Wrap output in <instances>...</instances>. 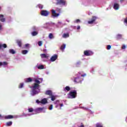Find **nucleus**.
<instances>
[{
    "label": "nucleus",
    "mask_w": 127,
    "mask_h": 127,
    "mask_svg": "<svg viewBox=\"0 0 127 127\" xmlns=\"http://www.w3.org/2000/svg\"><path fill=\"white\" fill-rule=\"evenodd\" d=\"M34 82L35 83L33 84V85L30 87V88L32 89V96H35V95L39 94V92H40V89H39L40 87V85H39L40 84V81L37 79H36L34 80Z\"/></svg>",
    "instance_id": "1"
},
{
    "label": "nucleus",
    "mask_w": 127,
    "mask_h": 127,
    "mask_svg": "<svg viewBox=\"0 0 127 127\" xmlns=\"http://www.w3.org/2000/svg\"><path fill=\"white\" fill-rule=\"evenodd\" d=\"M77 97V91L73 90V91H71L68 93V99H75Z\"/></svg>",
    "instance_id": "2"
},
{
    "label": "nucleus",
    "mask_w": 127,
    "mask_h": 127,
    "mask_svg": "<svg viewBox=\"0 0 127 127\" xmlns=\"http://www.w3.org/2000/svg\"><path fill=\"white\" fill-rule=\"evenodd\" d=\"M40 13L41 15H42L43 16H48V15H49V13H50V12L46 10H42Z\"/></svg>",
    "instance_id": "3"
},
{
    "label": "nucleus",
    "mask_w": 127,
    "mask_h": 127,
    "mask_svg": "<svg viewBox=\"0 0 127 127\" xmlns=\"http://www.w3.org/2000/svg\"><path fill=\"white\" fill-rule=\"evenodd\" d=\"M52 12V16L53 17H57L60 15V14L59 13H57L56 10L55 9H52L51 10Z\"/></svg>",
    "instance_id": "4"
},
{
    "label": "nucleus",
    "mask_w": 127,
    "mask_h": 127,
    "mask_svg": "<svg viewBox=\"0 0 127 127\" xmlns=\"http://www.w3.org/2000/svg\"><path fill=\"white\" fill-rule=\"evenodd\" d=\"M97 17L93 16H92L91 20L88 21V24H93L96 21Z\"/></svg>",
    "instance_id": "5"
},
{
    "label": "nucleus",
    "mask_w": 127,
    "mask_h": 127,
    "mask_svg": "<svg viewBox=\"0 0 127 127\" xmlns=\"http://www.w3.org/2000/svg\"><path fill=\"white\" fill-rule=\"evenodd\" d=\"M84 54L85 56H91V55H93V52L91 51L86 50L84 51Z\"/></svg>",
    "instance_id": "6"
},
{
    "label": "nucleus",
    "mask_w": 127,
    "mask_h": 127,
    "mask_svg": "<svg viewBox=\"0 0 127 127\" xmlns=\"http://www.w3.org/2000/svg\"><path fill=\"white\" fill-rule=\"evenodd\" d=\"M58 59V56L56 54H55L53 56H52L50 60V61H51V62H54V61L57 60Z\"/></svg>",
    "instance_id": "7"
},
{
    "label": "nucleus",
    "mask_w": 127,
    "mask_h": 127,
    "mask_svg": "<svg viewBox=\"0 0 127 127\" xmlns=\"http://www.w3.org/2000/svg\"><path fill=\"white\" fill-rule=\"evenodd\" d=\"M57 4H63V5H65V4H66V1H64V0H57Z\"/></svg>",
    "instance_id": "8"
},
{
    "label": "nucleus",
    "mask_w": 127,
    "mask_h": 127,
    "mask_svg": "<svg viewBox=\"0 0 127 127\" xmlns=\"http://www.w3.org/2000/svg\"><path fill=\"white\" fill-rule=\"evenodd\" d=\"M45 94V95L50 96V97L52 95H53V93H52V91L51 90H47Z\"/></svg>",
    "instance_id": "9"
},
{
    "label": "nucleus",
    "mask_w": 127,
    "mask_h": 127,
    "mask_svg": "<svg viewBox=\"0 0 127 127\" xmlns=\"http://www.w3.org/2000/svg\"><path fill=\"white\" fill-rule=\"evenodd\" d=\"M0 21H1V22H4V21H5L4 16L2 14H0Z\"/></svg>",
    "instance_id": "10"
},
{
    "label": "nucleus",
    "mask_w": 127,
    "mask_h": 127,
    "mask_svg": "<svg viewBox=\"0 0 127 127\" xmlns=\"http://www.w3.org/2000/svg\"><path fill=\"white\" fill-rule=\"evenodd\" d=\"M113 7H114V9L118 10V9H119V8H120V4H119V3H114Z\"/></svg>",
    "instance_id": "11"
},
{
    "label": "nucleus",
    "mask_w": 127,
    "mask_h": 127,
    "mask_svg": "<svg viewBox=\"0 0 127 127\" xmlns=\"http://www.w3.org/2000/svg\"><path fill=\"white\" fill-rule=\"evenodd\" d=\"M25 83H31L32 82V78L31 77H28L25 79Z\"/></svg>",
    "instance_id": "12"
},
{
    "label": "nucleus",
    "mask_w": 127,
    "mask_h": 127,
    "mask_svg": "<svg viewBox=\"0 0 127 127\" xmlns=\"http://www.w3.org/2000/svg\"><path fill=\"white\" fill-rule=\"evenodd\" d=\"M41 104H43V105H45V104H47V99L44 98L41 101Z\"/></svg>",
    "instance_id": "13"
},
{
    "label": "nucleus",
    "mask_w": 127,
    "mask_h": 127,
    "mask_svg": "<svg viewBox=\"0 0 127 127\" xmlns=\"http://www.w3.org/2000/svg\"><path fill=\"white\" fill-rule=\"evenodd\" d=\"M7 47V45L5 44H0V49H2V48H6Z\"/></svg>",
    "instance_id": "14"
},
{
    "label": "nucleus",
    "mask_w": 127,
    "mask_h": 127,
    "mask_svg": "<svg viewBox=\"0 0 127 127\" xmlns=\"http://www.w3.org/2000/svg\"><path fill=\"white\" fill-rule=\"evenodd\" d=\"M16 43L18 45L19 47H21L22 45V43L21 42V40H17L16 41Z\"/></svg>",
    "instance_id": "15"
},
{
    "label": "nucleus",
    "mask_w": 127,
    "mask_h": 127,
    "mask_svg": "<svg viewBox=\"0 0 127 127\" xmlns=\"http://www.w3.org/2000/svg\"><path fill=\"white\" fill-rule=\"evenodd\" d=\"M74 83H80L81 82V79H80V78L79 77H76L74 78Z\"/></svg>",
    "instance_id": "16"
},
{
    "label": "nucleus",
    "mask_w": 127,
    "mask_h": 127,
    "mask_svg": "<svg viewBox=\"0 0 127 127\" xmlns=\"http://www.w3.org/2000/svg\"><path fill=\"white\" fill-rule=\"evenodd\" d=\"M5 120H10V119H13V116L12 115H8L5 116Z\"/></svg>",
    "instance_id": "17"
},
{
    "label": "nucleus",
    "mask_w": 127,
    "mask_h": 127,
    "mask_svg": "<svg viewBox=\"0 0 127 127\" xmlns=\"http://www.w3.org/2000/svg\"><path fill=\"white\" fill-rule=\"evenodd\" d=\"M70 36V35H69V33H64L63 35V38H67V37H69Z\"/></svg>",
    "instance_id": "18"
},
{
    "label": "nucleus",
    "mask_w": 127,
    "mask_h": 127,
    "mask_svg": "<svg viewBox=\"0 0 127 127\" xmlns=\"http://www.w3.org/2000/svg\"><path fill=\"white\" fill-rule=\"evenodd\" d=\"M41 58H48V56L45 54H42L40 55Z\"/></svg>",
    "instance_id": "19"
},
{
    "label": "nucleus",
    "mask_w": 127,
    "mask_h": 127,
    "mask_svg": "<svg viewBox=\"0 0 127 127\" xmlns=\"http://www.w3.org/2000/svg\"><path fill=\"white\" fill-rule=\"evenodd\" d=\"M70 90H71V88H70V87L69 86H66L65 87V88L64 89V92H69V91H70Z\"/></svg>",
    "instance_id": "20"
},
{
    "label": "nucleus",
    "mask_w": 127,
    "mask_h": 127,
    "mask_svg": "<svg viewBox=\"0 0 127 127\" xmlns=\"http://www.w3.org/2000/svg\"><path fill=\"white\" fill-rule=\"evenodd\" d=\"M49 38L50 39H53V38H54V36L53 35V33H50L49 34Z\"/></svg>",
    "instance_id": "21"
},
{
    "label": "nucleus",
    "mask_w": 127,
    "mask_h": 127,
    "mask_svg": "<svg viewBox=\"0 0 127 127\" xmlns=\"http://www.w3.org/2000/svg\"><path fill=\"white\" fill-rule=\"evenodd\" d=\"M12 125V122H11V121H9L6 123V126L7 127H10V126H11Z\"/></svg>",
    "instance_id": "22"
},
{
    "label": "nucleus",
    "mask_w": 127,
    "mask_h": 127,
    "mask_svg": "<svg viewBox=\"0 0 127 127\" xmlns=\"http://www.w3.org/2000/svg\"><path fill=\"white\" fill-rule=\"evenodd\" d=\"M65 48H66V45L63 44V45L61 46L60 49L61 50H62L63 51V50L65 49Z\"/></svg>",
    "instance_id": "23"
},
{
    "label": "nucleus",
    "mask_w": 127,
    "mask_h": 127,
    "mask_svg": "<svg viewBox=\"0 0 127 127\" xmlns=\"http://www.w3.org/2000/svg\"><path fill=\"white\" fill-rule=\"evenodd\" d=\"M9 53H10L11 54H15V52L14 51V49H10L9 50Z\"/></svg>",
    "instance_id": "24"
},
{
    "label": "nucleus",
    "mask_w": 127,
    "mask_h": 127,
    "mask_svg": "<svg viewBox=\"0 0 127 127\" xmlns=\"http://www.w3.org/2000/svg\"><path fill=\"white\" fill-rule=\"evenodd\" d=\"M50 98H51V101H55V100H56V97L53 95L51 96Z\"/></svg>",
    "instance_id": "25"
},
{
    "label": "nucleus",
    "mask_w": 127,
    "mask_h": 127,
    "mask_svg": "<svg viewBox=\"0 0 127 127\" xmlns=\"http://www.w3.org/2000/svg\"><path fill=\"white\" fill-rule=\"evenodd\" d=\"M37 34H38V32H37L36 31H33L32 32V36H36V35H37Z\"/></svg>",
    "instance_id": "26"
},
{
    "label": "nucleus",
    "mask_w": 127,
    "mask_h": 127,
    "mask_svg": "<svg viewBox=\"0 0 127 127\" xmlns=\"http://www.w3.org/2000/svg\"><path fill=\"white\" fill-rule=\"evenodd\" d=\"M28 53V51L26 50H24L22 51V54H23L24 55H25V54H27Z\"/></svg>",
    "instance_id": "27"
},
{
    "label": "nucleus",
    "mask_w": 127,
    "mask_h": 127,
    "mask_svg": "<svg viewBox=\"0 0 127 127\" xmlns=\"http://www.w3.org/2000/svg\"><path fill=\"white\" fill-rule=\"evenodd\" d=\"M38 69L41 70L42 69H44V66L43 65H40L38 66Z\"/></svg>",
    "instance_id": "28"
},
{
    "label": "nucleus",
    "mask_w": 127,
    "mask_h": 127,
    "mask_svg": "<svg viewBox=\"0 0 127 127\" xmlns=\"http://www.w3.org/2000/svg\"><path fill=\"white\" fill-rule=\"evenodd\" d=\"M122 34H118L116 36V39H121L122 38Z\"/></svg>",
    "instance_id": "29"
},
{
    "label": "nucleus",
    "mask_w": 127,
    "mask_h": 127,
    "mask_svg": "<svg viewBox=\"0 0 127 127\" xmlns=\"http://www.w3.org/2000/svg\"><path fill=\"white\" fill-rule=\"evenodd\" d=\"M28 111L29 113H32V112H33L34 110H33V108H29L28 109Z\"/></svg>",
    "instance_id": "30"
},
{
    "label": "nucleus",
    "mask_w": 127,
    "mask_h": 127,
    "mask_svg": "<svg viewBox=\"0 0 127 127\" xmlns=\"http://www.w3.org/2000/svg\"><path fill=\"white\" fill-rule=\"evenodd\" d=\"M38 7L39 8H40V9H42V8H43V5H42V4H39L38 5Z\"/></svg>",
    "instance_id": "31"
},
{
    "label": "nucleus",
    "mask_w": 127,
    "mask_h": 127,
    "mask_svg": "<svg viewBox=\"0 0 127 127\" xmlns=\"http://www.w3.org/2000/svg\"><path fill=\"white\" fill-rule=\"evenodd\" d=\"M18 88L19 89H21L22 88H23V83H20L19 85Z\"/></svg>",
    "instance_id": "32"
},
{
    "label": "nucleus",
    "mask_w": 127,
    "mask_h": 127,
    "mask_svg": "<svg viewBox=\"0 0 127 127\" xmlns=\"http://www.w3.org/2000/svg\"><path fill=\"white\" fill-rule=\"evenodd\" d=\"M2 64L3 66H6V65H7V64H8V63H7V62H4L2 63Z\"/></svg>",
    "instance_id": "33"
},
{
    "label": "nucleus",
    "mask_w": 127,
    "mask_h": 127,
    "mask_svg": "<svg viewBox=\"0 0 127 127\" xmlns=\"http://www.w3.org/2000/svg\"><path fill=\"white\" fill-rule=\"evenodd\" d=\"M56 11H58V12H59V13H61V9L59 8H57V9L56 10Z\"/></svg>",
    "instance_id": "34"
},
{
    "label": "nucleus",
    "mask_w": 127,
    "mask_h": 127,
    "mask_svg": "<svg viewBox=\"0 0 127 127\" xmlns=\"http://www.w3.org/2000/svg\"><path fill=\"white\" fill-rule=\"evenodd\" d=\"M38 44L39 46H42V41L38 42Z\"/></svg>",
    "instance_id": "35"
},
{
    "label": "nucleus",
    "mask_w": 127,
    "mask_h": 127,
    "mask_svg": "<svg viewBox=\"0 0 127 127\" xmlns=\"http://www.w3.org/2000/svg\"><path fill=\"white\" fill-rule=\"evenodd\" d=\"M111 48H112V46H111V45L107 46V50H110V49H111Z\"/></svg>",
    "instance_id": "36"
},
{
    "label": "nucleus",
    "mask_w": 127,
    "mask_h": 127,
    "mask_svg": "<svg viewBox=\"0 0 127 127\" xmlns=\"http://www.w3.org/2000/svg\"><path fill=\"white\" fill-rule=\"evenodd\" d=\"M96 127H103V126L100 124H96Z\"/></svg>",
    "instance_id": "37"
},
{
    "label": "nucleus",
    "mask_w": 127,
    "mask_h": 127,
    "mask_svg": "<svg viewBox=\"0 0 127 127\" xmlns=\"http://www.w3.org/2000/svg\"><path fill=\"white\" fill-rule=\"evenodd\" d=\"M49 110L50 111H51V110H52V109H53V105H51L50 107H49Z\"/></svg>",
    "instance_id": "38"
},
{
    "label": "nucleus",
    "mask_w": 127,
    "mask_h": 127,
    "mask_svg": "<svg viewBox=\"0 0 127 127\" xmlns=\"http://www.w3.org/2000/svg\"><path fill=\"white\" fill-rule=\"evenodd\" d=\"M81 109H83V110H85L86 111H88V110H89L88 108L86 107H81Z\"/></svg>",
    "instance_id": "39"
},
{
    "label": "nucleus",
    "mask_w": 127,
    "mask_h": 127,
    "mask_svg": "<svg viewBox=\"0 0 127 127\" xmlns=\"http://www.w3.org/2000/svg\"><path fill=\"white\" fill-rule=\"evenodd\" d=\"M75 22H76V23H78V22H80V19H76V20H75Z\"/></svg>",
    "instance_id": "40"
},
{
    "label": "nucleus",
    "mask_w": 127,
    "mask_h": 127,
    "mask_svg": "<svg viewBox=\"0 0 127 127\" xmlns=\"http://www.w3.org/2000/svg\"><path fill=\"white\" fill-rule=\"evenodd\" d=\"M41 102V101H39V100H36V103H37V104H39V103H40Z\"/></svg>",
    "instance_id": "41"
},
{
    "label": "nucleus",
    "mask_w": 127,
    "mask_h": 127,
    "mask_svg": "<svg viewBox=\"0 0 127 127\" xmlns=\"http://www.w3.org/2000/svg\"><path fill=\"white\" fill-rule=\"evenodd\" d=\"M122 49H126V46L125 45H124L123 46H122Z\"/></svg>",
    "instance_id": "42"
},
{
    "label": "nucleus",
    "mask_w": 127,
    "mask_h": 127,
    "mask_svg": "<svg viewBox=\"0 0 127 127\" xmlns=\"http://www.w3.org/2000/svg\"><path fill=\"white\" fill-rule=\"evenodd\" d=\"M36 111H42V108H38Z\"/></svg>",
    "instance_id": "43"
},
{
    "label": "nucleus",
    "mask_w": 127,
    "mask_h": 127,
    "mask_svg": "<svg viewBox=\"0 0 127 127\" xmlns=\"http://www.w3.org/2000/svg\"><path fill=\"white\" fill-rule=\"evenodd\" d=\"M25 47L27 48V47H28V46H29V44H25Z\"/></svg>",
    "instance_id": "44"
},
{
    "label": "nucleus",
    "mask_w": 127,
    "mask_h": 127,
    "mask_svg": "<svg viewBox=\"0 0 127 127\" xmlns=\"http://www.w3.org/2000/svg\"><path fill=\"white\" fill-rule=\"evenodd\" d=\"M60 106L61 107L60 109L61 110L62 107H63V103H62V104H60Z\"/></svg>",
    "instance_id": "45"
},
{
    "label": "nucleus",
    "mask_w": 127,
    "mask_h": 127,
    "mask_svg": "<svg viewBox=\"0 0 127 127\" xmlns=\"http://www.w3.org/2000/svg\"><path fill=\"white\" fill-rule=\"evenodd\" d=\"M85 76H86V73L81 75V77H85Z\"/></svg>",
    "instance_id": "46"
},
{
    "label": "nucleus",
    "mask_w": 127,
    "mask_h": 127,
    "mask_svg": "<svg viewBox=\"0 0 127 127\" xmlns=\"http://www.w3.org/2000/svg\"><path fill=\"white\" fill-rule=\"evenodd\" d=\"M77 30H79V29H80V26H77Z\"/></svg>",
    "instance_id": "47"
},
{
    "label": "nucleus",
    "mask_w": 127,
    "mask_h": 127,
    "mask_svg": "<svg viewBox=\"0 0 127 127\" xmlns=\"http://www.w3.org/2000/svg\"><path fill=\"white\" fill-rule=\"evenodd\" d=\"M57 103H59V100H58L55 102V104H57Z\"/></svg>",
    "instance_id": "48"
},
{
    "label": "nucleus",
    "mask_w": 127,
    "mask_h": 127,
    "mask_svg": "<svg viewBox=\"0 0 127 127\" xmlns=\"http://www.w3.org/2000/svg\"><path fill=\"white\" fill-rule=\"evenodd\" d=\"M0 66H2V63L0 62Z\"/></svg>",
    "instance_id": "49"
},
{
    "label": "nucleus",
    "mask_w": 127,
    "mask_h": 127,
    "mask_svg": "<svg viewBox=\"0 0 127 127\" xmlns=\"http://www.w3.org/2000/svg\"><path fill=\"white\" fill-rule=\"evenodd\" d=\"M2 26L1 25V24H0V30L1 29V27H2Z\"/></svg>",
    "instance_id": "50"
},
{
    "label": "nucleus",
    "mask_w": 127,
    "mask_h": 127,
    "mask_svg": "<svg viewBox=\"0 0 127 127\" xmlns=\"http://www.w3.org/2000/svg\"><path fill=\"white\" fill-rule=\"evenodd\" d=\"M59 106V105L57 104V105H56V108H58Z\"/></svg>",
    "instance_id": "51"
},
{
    "label": "nucleus",
    "mask_w": 127,
    "mask_h": 127,
    "mask_svg": "<svg viewBox=\"0 0 127 127\" xmlns=\"http://www.w3.org/2000/svg\"><path fill=\"white\" fill-rule=\"evenodd\" d=\"M121 2H123V1H124V0H120Z\"/></svg>",
    "instance_id": "52"
},
{
    "label": "nucleus",
    "mask_w": 127,
    "mask_h": 127,
    "mask_svg": "<svg viewBox=\"0 0 127 127\" xmlns=\"http://www.w3.org/2000/svg\"><path fill=\"white\" fill-rule=\"evenodd\" d=\"M33 29L34 30H35V27H33Z\"/></svg>",
    "instance_id": "53"
},
{
    "label": "nucleus",
    "mask_w": 127,
    "mask_h": 127,
    "mask_svg": "<svg viewBox=\"0 0 127 127\" xmlns=\"http://www.w3.org/2000/svg\"><path fill=\"white\" fill-rule=\"evenodd\" d=\"M1 8L0 7V9H1Z\"/></svg>",
    "instance_id": "54"
},
{
    "label": "nucleus",
    "mask_w": 127,
    "mask_h": 127,
    "mask_svg": "<svg viewBox=\"0 0 127 127\" xmlns=\"http://www.w3.org/2000/svg\"><path fill=\"white\" fill-rule=\"evenodd\" d=\"M1 115H0V118H1Z\"/></svg>",
    "instance_id": "55"
}]
</instances>
